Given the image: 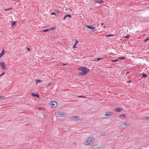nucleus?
<instances>
[{"instance_id": "obj_8", "label": "nucleus", "mask_w": 149, "mask_h": 149, "mask_svg": "<svg viewBox=\"0 0 149 149\" xmlns=\"http://www.w3.org/2000/svg\"><path fill=\"white\" fill-rule=\"evenodd\" d=\"M78 117L76 116H73L72 117V119L73 120H79V118H78Z\"/></svg>"}, {"instance_id": "obj_31", "label": "nucleus", "mask_w": 149, "mask_h": 149, "mask_svg": "<svg viewBox=\"0 0 149 149\" xmlns=\"http://www.w3.org/2000/svg\"><path fill=\"white\" fill-rule=\"evenodd\" d=\"M55 11L56 12V13H60V11H59V10H55Z\"/></svg>"}, {"instance_id": "obj_39", "label": "nucleus", "mask_w": 149, "mask_h": 149, "mask_svg": "<svg viewBox=\"0 0 149 149\" xmlns=\"http://www.w3.org/2000/svg\"><path fill=\"white\" fill-rule=\"evenodd\" d=\"M66 64H63V65H66Z\"/></svg>"}, {"instance_id": "obj_1", "label": "nucleus", "mask_w": 149, "mask_h": 149, "mask_svg": "<svg viewBox=\"0 0 149 149\" xmlns=\"http://www.w3.org/2000/svg\"><path fill=\"white\" fill-rule=\"evenodd\" d=\"M78 70L82 71L79 74V76H84L87 74V73L90 72V70L87 68L83 67L79 68Z\"/></svg>"}, {"instance_id": "obj_29", "label": "nucleus", "mask_w": 149, "mask_h": 149, "mask_svg": "<svg viewBox=\"0 0 149 149\" xmlns=\"http://www.w3.org/2000/svg\"><path fill=\"white\" fill-rule=\"evenodd\" d=\"M144 119H146L147 120H149V116H146L144 117Z\"/></svg>"}, {"instance_id": "obj_19", "label": "nucleus", "mask_w": 149, "mask_h": 149, "mask_svg": "<svg viewBox=\"0 0 149 149\" xmlns=\"http://www.w3.org/2000/svg\"><path fill=\"white\" fill-rule=\"evenodd\" d=\"M118 59H116V60H111V61L112 62H117V61H118Z\"/></svg>"}, {"instance_id": "obj_36", "label": "nucleus", "mask_w": 149, "mask_h": 149, "mask_svg": "<svg viewBox=\"0 0 149 149\" xmlns=\"http://www.w3.org/2000/svg\"><path fill=\"white\" fill-rule=\"evenodd\" d=\"M51 14V15H55L56 14V13H52Z\"/></svg>"}, {"instance_id": "obj_22", "label": "nucleus", "mask_w": 149, "mask_h": 149, "mask_svg": "<svg viewBox=\"0 0 149 149\" xmlns=\"http://www.w3.org/2000/svg\"><path fill=\"white\" fill-rule=\"evenodd\" d=\"M114 36V34H109V35H107L106 36H105L107 37H109L112 36Z\"/></svg>"}, {"instance_id": "obj_32", "label": "nucleus", "mask_w": 149, "mask_h": 149, "mask_svg": "<svg viewBox=\"0 0 149 149\" xmlns=\"http://www.w3.org/2000/svg\"><path fill=\"white\" fill-rule=\"evenodd\" d=\"M56 28L55 27H52L51 28L50 30H53L55 29Z\"/></svg>"}, {"instance_id": "obj_38", "label": "nucleus", "mask_w": 149, "mask_h": 149, "mask_svg": "<svg viewBox=\"0 0 149 149\" xmlns=\"http://www.w3.org/2000/svg\"><path fill=\"white\" fill-rule=\"evenodd\" d=\"M27 49L29 50V51H30V49L29 48H27Z\"/></svg>"}, {"instance_id": "obj_5", "label": "nucleus", "mask_w": 149, "mask_h": 149, "mask_svg": "<svg viewBox=\"0 0 149 149\" xmlns=\"http://www.w3.org/2000/svg\"><path fill=\"white\" fill-rule=\"evenodd\" d=\"M57 102L56 101H51L50 102V105L52 107L55 108L57 106Z\"/></svg>"}, {"instance_id": "obj_27", "label": "nucleus", "mask_w": 149, "mask_h": 149, "mask_svg": "<svg viewBox=\"0 0 149 149\" xmlns=\"http://www.w3.org/2000/svg\"><path fill=\"white\" fill-rule=\"evenodd\" d=\"M12 9V8H8V9H4V10H5V11H8V10H9L10 9Z\"/></svg>"}, {"instance_id": "obj_4", "label": "nucleus", "mask_w": 149, "mask_h": 149, "mask_svg": "<svg viewBox=\"0 0 149 149\" xmlns=\"http://www.w3.org/2000/svg\"><path fill=\"white\" fill-rule=\"evenodd\" d=\"M102 147V145L101 143L95 144L92 146V149H101Z\"/></svg>"}, {"instance_id": "obj_37", "label": "nucleus", "mask_w": 149, "mask_h": 149, "mask_svg": "<svg viewBox=\"0 0 149 149\" xmlns=\"http://www.w3.org/2000/svg\"><path fill=\"white\" fill-rule=\"evenodd\" d=\"M4 97V96H0V98H3Z\"/></svg>"}, {"instance_id": "obj_40", "label": "nucleus", "mask_w": 149, "mask_h": 149, "mask_svg": "<svg viewBox=\"0 0 149 149\" xmlns=\"http://www.w3.org/2000/svg\"><path fill=\"white\" fill-rule=\"evenodd\" d=\"M131 82V81L130 80H129L128 81V82Z\"/></svg>"}, {"instance_id": "obj_17", "label": "nucleus", "mask_w": 149, "mask_h": 149, "mask_svg": "<svg viewBox=\"0 0 149 149\" xmlns=\"http://www.w3.org/2000/svg\"><path fill=\"white\" fill-rule=\"evenodd\" d=\"M49 31H50V29H45V30H43L42 32H46Z\"/></svg>"}, {"instance_id": "obj_18", "label": "nucleus", "mask_w": 149, "mask_h": 149, "mask_svg": "<svg viewBox=\"0 0 149 149\" xmlns=\"http://www.w3.org/2000/svg\"><path fill=\"white\" fill-rule=\"evenodd\" d=\"M118 58L122 60V59H125L126 58L124 57H118Z\"/></svg>"}, {"instance_id": "obj_13", "label": "nucleus", "mask_w": 149, "mask_h": 149, "mask_svg": "<svg viewBox=\"0 0 149 149\" xmlns=\"http://www.w3.org/2000/svg\"><path fill=\"white\" fill-rule=\"evenodd\" d=\"M5 52L4 50H3L0 54V56L2 57L5 54Z\"/></svg>"}, {"instance_id": "obj_41", "label": "nucleus", "mask_w": 149, "mask_h": 149, "mask_svg": "<svg viewBox=\"0 0 149 149\" xmlns=\"http://www.w3.org/2000/svg\"><path fill=\"white\" fill-rule=\"evenodd\" d=\"M106 26H104V28H106Z\"/></svg>"}, {"instance_id": "obj_20", "label": "nucleus", "mask_w": 149, "mask_h": 149, "mask_svg": "<svg viewBox=\"0 0 149 149\" xmlns=\"http://www.w3.org/2000/svg\"><path fill=\"white\" fill-rule=\"evenodd\" d=\"M147 76V75L146 74H142V77L143 78H146Z\"/></svg>"}, {"instance_id": "obj_28", "label": "nucleus", "mask_w": 149, "mask_h": 149, "mask_svg": "<svg viewBox=\"0 0 149 149\" xmlns=\"http://www.w3.org/2000/svg\"><path fill=\"white\" fill-rule=\"evenodd\" d=\"M149 40V37L147 38H146V39H145L144 40V41L145 42V41H147Z\"/></svg>"}, {"instance_id": "obj_33", "label": "nucleus", "mask_w": 149, "mask_h": 149, "mask_svg": "<svg viewBox=\"0 0 149 149\" xmlns=\"http://www.w3.org/2000/svg\"><path fill=\"white\" fill-rule=\"evenodd\" d=\"M5 74L4 72H3L1 75H0V77H1L3 75Z\"/></svg>"}, {"instance_id": "obj_23", "label": "nucleus", "mask_w": 149, "mask_h": 149, "mask_svg": "<svg viewBox=\"0 0 149 149\" xmlns=\"http://www.w3.org/2000/svg\"><path fill=\"white\" fill-rule=\"evenodd\" d=\"M16 23V22H12V24L11 25V26H14V25H15Z\"/></svg>"}, {"instance_id": "obj_35", "label": "nucleus", "mask_w": 149, "mask_h": 149, "mask_svg": "<svg viewBox=\"0 0 149 149\" xmlns=\"http://www.w3.org/2000/svg\"><path fill=\"white\" fill-rule=\"evenodd\" d=\"M36 96L38 98L39 97V96L38 94H36Z\"/></svg>"}, {"instance_id": "obj_26", "label": "nucleus", "mask_w": 149, "mask_h": 149, "mask_svg": "<svg viewBox=\"0 0 149 149\" xmlns=\"http://www.w3.org/2000/svg\"><path fill=\"white\" fill-rule=\"evenodd\" d=\"M102 58H96L95 59L97 60V61H100Z\"/></svg>"}, {"instance_id": "obj_11", "label": "nucleus", "mask_w": 149, "mask_h": 149, "mask_svg": "<svg viewBox=\"0 0 149 149\" xmlns=\"http://www.w3.org/2000/svg\"><path fill=\"white\" fill-rule=\"evenodd\" d=\"M122 110V109L119 107L115 109V110L117 112H119L121 110Z\"/></svg>"}, {"instance_id": "obj_3", "label": "nucleus", "mask_w": 149, "mask_h": 149, "mask_svg": "<svg viewBox=\"0 0 149 149\" xmlns=\"http://www.w3.org/2000/svg\"><path fill=\"white\" fill-rule=\"evenodd\" d=\"M130 125V123L128 121H126L123 123L119 125V127L120 129H124L126 127H129Z\"/></svg>"}, {"instance_id": "obj_2", "label": "nucleus", "mask_w": 149, "mask_h": 149, "mask_svg": "<svg viewBox=\"0 0 149 149\" xmlns=\"http://www.w3.org/2000/svg\"><path fill=\"white\" fill-rule=\"evenodd\" d=\"M95 141V139L93 137H89L86 140L85 145L86 146H91L93 144Z\"/></svg>"}, {"instance_id": "obj_21", "label": "nucleus", "mask_w": 149, "mask_h": 149, "mask_svg": "<svg viewBox=\"0 0 149 149\" xmlns=\"http://www.w3.org/2000/svg\"><path fill=\"white\" fill-rule=\"evenodd\" d=\"M125 114H121V115H120V117H121V118H123V117H125Z\"/></svg>"}, {"instance_id": "obj_43", "label": "nucleus", "mask_w": 149, "mask_h": 149, "mask_svg": "<svg viewBox=\"0 0 149 149\" xmlns=\"http://www.w3.org/2000/svg\"><path fill=\"white\" fill-rule=\"evenodd\" d=\"M76 42H78L76 40Z\"/></svg>"}, {"instance_id": "obj_45", "label": "nucleus", "mask_w": 149, "mask_h": 149, "mask_svg": "<svg viewBox=\"0 0 149 149\" xmlns=\"http://www.w3.org/2000/svg\"><path fill=\"white\" fill-rule=\"evenodd\" d=\"M148 73L149 74V72H148Z\"/></svg>"}, {"instance_id": "obj_34", "label": "nucleus", "mask_w": 149, "mask_h": 149, "mask_svg": "<svg viewBox=\"0 0 149 149\" xmlns=\"http://www.w3.org/2000/svg\"><path fill=\"white\" fill-rule=\"evenodd\" d=\"M85 97L82 96H79L78 97Z\"/></svg>"}, {"instance_id": "obj_24", "label": "nucleus", "mask_w": 149, "mask_h": 149, "mask_svg": "<svg viewBox=\"0 0 149 149\" xmlns=\"http://www.w3.org/2000/svg\"><path fill=\"white\" fill-rule=\"evenodd\" d=\"M124 37L125 38H128L130 37V35L129 34H128L127 36H125Z\"/></svg>"}, {"instance_id": "obj_15", "label": "nucleus", "mask_w": 149, "mask_h": 149, "mask_svg": "<svg viewBox=\"0 0 149 149\" xmlns=\"http://www.w3.org/2000/svg\"><path fill=\"white\" fill-rule=\"evenodd\" d=\"M95 3H102L103 2V1L102 0H99L98 1H95Z\"/></svg>"}, {"instance_id": "obj_25", "label": "nucleus", "mask_w": 149, "mask_h": 149, "mask_svg": "<svg viewBox=\"0 0 149 149\" xmlns=\"http://www.w3.org/2000/svg\"><path fill=\"white\" fill-rule=\"evenodd\" d=\"M78 42H76V43L73 45V48H76V44L78 43Z\"/></svg>"}, {"instance_id": "obj_7", "label": "nucleus", "mask_w": 149, "mask_h": 149, "mask_svg": "<svg viewBox=\"0 0 149 149\" xmlns=\"http://www.w3.org/2000/svg\"><path fill=\"white\" fill-rule=\"evenodd\" d=\"M86 26L88 29H91V30H94L95 29L94 27L92 26H90V25H86Z\"/></svg>"}, {"instance_id": "obj_42", "label": "nucleus", "mask_w": 149, "mask_h": 149, "mask_svg": "<svg viewBox=\"0 0 149 149\" xmlns=\"http://www.w3.org/2000/svg\"><path fill=\"white\" fill-rule=\"evenodd\" d=\"M101 25H102L103 24V23H102L101 24Z\"/></svg>"}, {"instance_id": "obj_30", "label": "nucleus", "mask_w": 149, "mask_h": 149, "mask_svg": "<svg viewBox=\"0 0 149 149\" xmlns=\"http://www.w3.org/2000/svg\"><path fill=\"white\" fill-rule=\"evenodd\" d=\"M31 95L33 97H35L36 96V94L34 93H32L31 94Z\"/></svg>"}, {"instance_id": "obj_12", "label": "nucleus", "mask_w": 149, "mask_h": 149, "mask_svg": "<svg viewBox=\"0 0 149 149\" xmlns=\"http://www.w3.org/2000/svg\"><path fill=\"white\" fill-rule=\"evenodd\" d=\"M61 117H64L66 116V113L64 112H61Z\"/></svg>"}, {"instance_id": "obj_44", "label": "nucleus", "mask_w": 149, "mask_h": 149, "mask_svg": "<svg viewBox=\"0 0 149 149\" xmlns=\"http://www.w3.org/2000/svg\"><path fill=\"white\" fill-rule=\"evenodd\" d=\"M70 10L72 11V10L70 9Z\"/></svg>"}, {"instance_id": "obj_10", "label": "nucleus", "mask_w": 149, "mask_h": 149, "mask_svg": "<svg viewBox=\"0 0 149 149\" xmlns=\"http://www.w3.org/2000/svg\"><path fill=\"white\" fill-rule=\"evenodd\" d=\"M112 113L111 112L108 111L104 115L105 116H109L112 115Z\"/></svg>"}, {"instance_id": "obj_14", "label": "nucleus", "mask_w": 149, "mask_h": 149, "mask_svg": "<svg viewBox=\"0 0 149 149\" xmlns=\"http://www.w3.org/2000/svg\"><path fill=\"white\" fill-rule=\"evenodd\" d=\"M71 17V15H70V14H67V15H65L64 16V17L63 18V19L65 20V18L66 17Z\"/></svg>"}, {"instance_id": "obj_16", "label": "nucleus", "mask_w": 149, "mask_h": 149, "mask_svg": "<svg viewBox=\"0 0 149 149\" xmlns=\"http://www.w3.org/2000/svg\"><path fill=\"white\" fill-rule=\"evenodd\" d=\"M36 84H37L38 83H41L42 82V81L39 79H36Z\"/></svg>"}, {"instance_id": "obj_9", "label": "nucleus", "mask_w": 149, "mask_h": 149, "mask_svg": "<svg viewBox=\"0 0 149 149\" xmlns=\"http://www.w3.org/2000/svg\"><path fill=\"white\" fill-rule=\"evenodd\" d=\"M61 111L57 112L55 113V115L56 117H61Z\"/></svg>"}, {"instance_id": "obj_6", "label": "nucleus", "mask_w": 149, "mask_h": 149, "mask_svg": "<svg viewBox=\"0 0 149 149\" xmlns=\"http://www.w3.org/2000/svg\"><path fill=\"white\" fill-rule=\"evenodd\" d=\"M0 65L1 67L2 68L3 70H4L6 69V67L5 66V65L4 62H0Z\"/></svg>"}]
</instances>
